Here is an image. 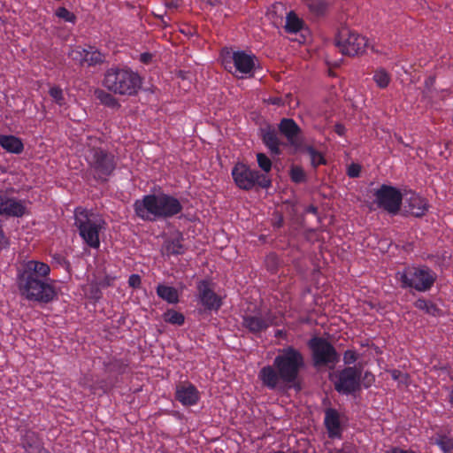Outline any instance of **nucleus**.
<instances>
[{
    "mask_svg": "<svg viewBox=\"0 0 453 453\" xmlns=\"http://www.w3.org/2000/svg\"><path fill=\"white\" fill-rule=\"evenodd\" d=\"M265 265L270 272L275 273L279 266V258L277 255L274 253L267 255L265 257Z\"/></svg>",
    "mask_w": 453,
    "mask_h": 453,
    "instance_id": "nucleus-41",
    "label": "nucleus"
},
{
    "mask_svg": "<svg viewBox=\"0 0 453 453\" xmlns=\"http://www.w3.org/2000/svg\"><path fill=\"white\" fill-rule=\"evenodd\" d=\"M261 139L272 155L280 156L281 154L280 145L283 143L280 141L275 128L271 126L262 128Z\"/></svg>",
    "mask_w": 453,
    "mask_h": 453,
    "instance_id": "nucleus-20",
    "label": "nucleus"
},
{
    "mask_svg": "<svg viewBox=\"0 0 453 453\" xmlns=\"http://www.w3.org/2000/svg\"><path fill=\"white\" fill-rule=\"evenodd\" d=\"M304 365L302 352L293 346H288L279 349L272 365L260 369L258 379L270 390L291 388L295 386Z\"/></svg>",
    "mask_w": 453,
    "mask_h": 453,
    "instance_id": "nucleus-2",
    "label": "nucleus"
},
{
    "mask_svg": "<svg viewBox=\"0 0 453 453\" xmlns=\"http://www.w3.org/2000/svg\"><path fill=\"white\" fill-rule=\"evenodd\" d=\"M375 382V376L369 371L361 373V387L369 388Z\"/></svg>",
    "mask_w": 453,
    "mask_h": 453,
    "instance_id": "nucleus-44",
    "label": "nucleus"
},
{
    "mask_svg": "<svg viewBox=\"0 0 453 453\" xmlns=\"http://www.w3.org/2000/svg\"><path fill=\"white\" fill-rule=\"evenodd\" d=\"M388 453H416V452L411 449H403L399 447H395Z\"/></svg>",
    "mask_w": 453,
    "mask_h": 453,
    "instance_id": "nucleus-55",
    "label": "nucleus"
},
{
    "mask_svg": "<svg viewBox=\"0 0 453 453\" xmlns=\"http://www.w3.org/2000/svg\"><path fill=\"white\" fill-rule=\"evenodd\" d=\"M9 245L8 238L5 236L2 226L0 225V251L6 249Z\"/></svg>",
    "mask_w": 453,
    "mask_h": 453,
    "instance_id": "nucleus-49",
    "label": "nucleus"
},
{
    "mask_svg": "<svg viewBox=\"0 0 453 453\" xmlns=\"http://www.w3.org/2000/svg\"><path fill=\"white\" fill-rule=\"evenodd\" d=\"M307 346L311 350L314 367L334 368L340 361L339 353L326 338L313 336L308 341Z\"/></svg>",
    "mask_w": 453,
    "mask_h": 453,
    "instance_id": "nucleus-8",
    "label": "nucleus"
},
{
    "mask_svg": "<svg viewBox=\"0 0 453 453\" xmlns=\"http://www.w3.org/2000/svg\"><path fill=\"white\" fill-rule=\"evenodd\" d=\"M183 241L184 237L180 232H178L176 236L166 239L162 247L163 254L168 257L183 255L187 250Z\"/></svg>",
    "mask_w": 453,
    "mask_h": 453,
    "instance_id": "nucleus-22",
    "label": "nucleus"
},
{
    "mask_svg": "<svg viewBox=\"0 0 453 453\" xmlns=\"http://www.w3.org/2000/svg\"><path fill=\"white\" fill-rule=\"evenodd\" d=\"M133 208L135 216L147 222L172 219L183 210L177 197L165 193L145 195L134 201Z\"/></svg>",
    "mask_w": 453,
    "mask_h": 453,
    "instance_id": "nucleus-3",
    "label": "nucleus"
},
{
    "mask_svg": "<svg viewBox=\"0 0 453 453\" xmlns=\"http://www.w3.org/2000/svg\"><path fill=\"white\" fill-rule=\"evenodd\" d=\"M334 390L344 395H353L361 389V366H345L330 376Z\"/></svg>",
    "mask_w": 453,
    "mask_h": 453,
    "instance_id": "nucleus-10",
    "label": "nucleus"
},
{
    "mask_svg": "<svg viewBox=\"0 0 453 453\" xmlns=\"http://www.w3.org/2000/svg\"><path fill=\"white\" fill-rule=\"evenodd\" d=\"M115 280V277H111L110 275H106L100 282V285L104 288L110 287L113 280Z\"/></svg>",
    "mask_w": 453,
    "mask_h": 453,
    "instance_id": "nucleus-51",
    "label": "nucleus"
},
{
    "mask_svg": "<svg viewBox=\"0 0 453 453\" xmlns=\"http://www.w3.org/2000/svg\"><path fill=\"white\" fill-rule=\"evenodd\" d=\"M226 69L231 72L234 67V74L239 78L252 77L255 70L258 67V60L253 53H247L244 50L232 52L231 60L226 58L223 59Z\"/></svg>",
    "mask_w": 453,
    "mask_h": 453,
    "instance_id": "nucleus-12",
    "label": "nucleus"
},
{
    "mask_svg": "<svg viewBox=\"0 0 453 453\" xmlns=\"http://www.w3.org/2000/svg\"><path fill=\"white\" fill-rule=\"evenodd\" d=\"M157 295L162 300L171 304H176L180 302V295L174 287L158 284L156 288Z\"/></svg>",
    "mask_w": 453,
    "mask_h": 453,
    "instance_id": "nucleus-25",
    "label": "nucleus"
},
{
    "mask_svg": "<svg viewBox=\"0 0 453 453\" xmlns=\"http://www.w3.org/2000/svg\"><path fill=\"white\" fill-rule=\"evenodd\" d=\"M278 130L291 145L296 146L298 137L301 134L302 130L293 119H281L278 124Z\"/></svg>",
    "mask_w": 453,
    "mask_h": 453,
    "instance_id": "nucleus-18",
    "label": "nucleus"
},
{
    "mask_svg": "<svg viewBox=\"0 0 453 453\" xmlns=\"http://www.w3.org/2000/svg\"><path fill=\"white\" fill-rule=\"evenodd\" d=\"M21 445L27 453H50L38 434L29 429L21 435Z\"/></svg>",
    "mask_w": 453,
    "mask_h": 453,
    "instance_id": "nucleus-19",
    "label": "nucleus"
},
{
    "mask_svg": "<svg viewBox=\"0 0 453 453\" xmlns=\"http://www.w3.org/2000/svg\"><path fill=\"white\" fill-rule=\"evenodd\" d=\"M49 94L56 104H58L60 106L65 104V97L63 95V90L60 87L55 86L50 88Z\"/></svg>",
    "mask_w": 453,
    "mask_h": 453,
    "instance_id": "nucleus-40",
    "label": "nucleus"
},
{
    "mask_svg": "<svg viewBox=\"0 0 453 453\" xmlns=\"http://www.w3.org/2000/svg\"><path fill=\"white\" fill-rule=\"evenodd\" d=\"M74 225L87 245L93 249L99 248V233L105 225V221L99 215L81 207L76 208Z\"/></svg>",
    "mask_w": 453,
    "mask_h": 453,
    "instance_id": "nucleus-7",
    "label": "nucleus"
},
{
    "mask_svg": "<svg viewBox=\"0 0 453 453\" xmlns=\"http://www.w3.org/2000/svg\"><path fill=\"white\" fill-rule=\"evenodd\" d=\"M103 85L113 94L132 96L141 89L142 79L129 67L112 66L104 73Z\"/></svg>",
    "mask_w": 453,
    "mask_h": 453,
    "instance_id": "nucleus-5",
    "label": "nucleus"
},
{
    "mask_svg": "<svg viewBox=\"0 0 453 453\" xmlns=\"http://www.w3.org/2000/svg\"><path fill=\"white\" fill-rule=\"evenodd\" d=\"M306 212L316 215L318 213V208L314 205H310L306 208Z\"/></svg>",
    "mask_w": 453,
    "mask_h": 453,
    "instance_id": "nucleus-57",
    "label": "nucleus"
},
{
    "mask_svg": "<svg viewBox=\"0 0 453 453\" xmlns=\"http://www.w3.org/2000/svg\"><path fill=\"white\" fill-rule=\"evenodd\" d=\"M231 174L235 185L240 189L246 191L251 190L256 185L263 188H268L272 184L271 180L266 175L241 162L235 164Z\"/></svg>",
    "mask_w": 453,
    "mask_h": 453,
    "instance_id": "nucleus-9",
    "label": "nucleus"
},
{
    "mask_svg": "<svg viewBox=\"0 0 453 453\" xmlns=\"http://www.w3.org/2000/svg\"><path fill=\"white\" fill-rule=\"evenodd\" d=\"M55 14L58 18L65 20V22L74 24L76 21V16L65 7H58L56 10Z\"/></svg>",
    "mask_w": 453,
    "mask_h": 453,
    "instance_id": "nucleus-39",
    "label": "nucleus"
},
{
    "mask_svg": "<svg viewBox=\"0 0 453 453\" xmlns=\"http://www.w3.org/2000/svg\"><path fill=\"white\" fill-rule=\"evenodd\" d=\"M307 6L309 11L316 17L326 15L328 10V3L326 0H310Z\"/></svg>",
    "mask_w": 453,
    "mask_h": 453,
    "instance_id": "nucleus-30",
    "label": "nucleus"
},
{
    "mask_svg": "<svg viewBox=\"0 0 453 453\" xmlns=\"http://www.w3.org/2000/svg\"><path fill=\"white\" fill-rule=\"evenodd\" d=\"M152 59V55L149 52L142 53L140 56V61L143 64H149Z\"/></svg>",
    "mask_w": 453,
    "mask_h": 453,
    "instance_id": "nucleus-52",
    "label": "nucleus"
},
{
    "mask_svg": "<svg viewBox=\"0 0 453 453\" xmlns=\"http://www.w3.org/2000/svg\"><path fill=\"white\" fill-rule=\"evenodd\" d=\"M196 288L199 301L206 311H218L220 309L222 306L221 297L215 293L210 280H200Z\"/></svg>",
    "mask_w": 453,
    "mask_h": 453,
    "instance_id": "nucleus-14",
    "label": "nucleus"
},
{
    "mask_svg": "<svg viewBox=\"0 0 453 453\" xmlns=\"http://www.w3.org/2000/svg\"><path fill=\"white\" fill-rule=\"evenodd\" d=\"M391 378L397 381L399 384L406 385L408 383L409 376L408 374L402 372L399 370L393 369L390 372Z\"/></svg>",
    "mask_w": 453,
    "mask_h": 453,
    "instance_id": "nucleus-43",
    "label": "nucleus"
},
{
    "mask_svg": "<svg viewBox=\"0 0 453 453\" xmlns=\"http://www.w3.org/2000/svg\"><path fill=\"white\" fill-rule=\"evenodd\" d=\"M86 56V49H82L81 47L73 49L68 53V57L75 63H78L80 65H85Z\"/></svg>",
    "mask_w": 453,
    "mask_h": 453,
    "instance_id": "nucleus-36",
    "label": "nucleus"
},
{
    "mask_svg": "<svg viewBox=\"0 0 453 453\" xmlns=\"http://www.w3.org/2000/svg\"><path fill=\"white\" fill-rule=\"evenodd\" d=\"M53 258L61 265H65L66 267L69 266V262L64 257L60 255H55Z\"/></svg>",
    "mask_w": 453,
    "mask_h": 453,
    "instance_id": "nucleus-53",
    "label": "nucleus"
},
{
    "mask_svg": "<svg viewBox=\"0 0 453 453\" xmlns=\"http://www.w3.org/2000/svg\"><path fill=\"white\" fill-rule=\"evenodd\" d=\"M127 363L123 359H112L109 362L104 363V367L108 372H116L118 374H123L127 367Z\"/></svg>",
    "mask_w": 453,
    "mask_h": 453,
    "instance_id": "nucleus-31",
    "label": "nucleus"
},
{
    "mask_svg": "<svg viewBox=\"0 0 453 453\" xmlns=\"http://www.w3.org/2000/svg\"><path fill=\"white\" fill-rule=\"evenodd\" d=\"M303 20L301 19L293 11L287 14L284 27L288 33L296 34L303 29Z\"/></svg>",
    "mask_w": 453,
    "mask_h": 453,
    "instance_id": "nucleus-28",
    "label": "nucleus"
},
{
    "mask_svg": "<svg viewBox=\"0 0 453 453\" xmlns=\"http://www.w3.org/2000/svg\"><path fill=\"white\" fill-rule=\"evenodd\" d=\"M271 104L274 105H283L284 102L280 97H273L270 99Z\"/></svg>",
    "mask_w": 453,
    "mask_h": 453,
    "instance_id": "nucleus-56",
    "label": "nucleus"
},
{
    "mask_svg": "<svg viewBox=\"0 0 453 453\" xmlns=\"http://www.w3.org/2000/svg\"><path fill=\"white\" fill-rule=\"evenodd\" d=\"M97 98L108 107L114 108L119 105L118 100L111 94L103 90L97 92Z\"/></svg>",
    "mask_w": 453,
    "mask_h": 453,
    "instance_id": "nucleus-37",
    "label": "nucleus"
},
{
    "mask_svg": "<svg viewBox=\"0 0 453 453\" xmlns=\"http://www.w3.org/2000/svg\"><path fill=\"white\" fill-rule=\"evenodd\" d=\"M434 443L443 453H450L453 451V439L445 434H437L434 439Z\"/></svg>",
    "mask_w": 453,
    "mask_h": 453,
    "instance_id": "nucleus-34",
    "label": "nucleus"
},
{
    "mask_svg": "<svg viewBox=\"0 0 453 453\" xmlns=\"http://www.w3.org/2000/svg\"><path fill=\"white\" fill-rule=\"evenodd\" d=\"M257 161L259 168L265 172L269 173L272 170V160L265 153L259 152L257 154Z\"/></svg>",
    "mask_w": 453,
    "mask_h": 453,
    "instance_id": "nucleus-38",
    "label": "nucleus"
},
{
    "mask_svg": "<svg viewBox=\"0 0 453 453\" xmlns=\"http://www.w3.org/2000/svg\"><path fill=\"white\" fill-rule=\"evenodd\" d=\"M142 285V278L139 274H131L128 278V286L133 288H140Z\"/></svg>",
    "mask_w": 453,
    "mask_h": 453,
    "instance_id": "nucleus-47",
    "label": "nucleus"
},
{
    "mask_svg": "<svg viewBox=\"0 0 453 453\" xmlns=\"http://www.w3.org/2000/svg\"><path fill=\"white\" fill-rule=\"evenodd\" d=\"M395 279L403 289L413 288L418 292L429 291L437 279L435 272L427 265H409L398 271Z\"/></svg>",
    "mask_w": 453,
    "mask_h": 453,
    "instance_id": "nucleus-6",
    "label": "nucleus"
},
{
    "mask_svg": "<svg viewBox=\"0 0 453 453\" xmlns=\"http://www.w3.org/2000/svg\"><path fill=\"white\" fill-rule=\"evenodd\" d=\"M163 319L169 324L182 326L185 322V317L182 313L173 309H168L163 314Z\"/></svg>",
    "mask_w": 453,
    "mask_h": 453,
    "instance_id": "nucleus-32",
    "label": "nucleus"
},
{
    "mask_svg": "<svg viewBox=\"0 0 453 453\" xmlns=\"http://www.w3.org/2000/svg\"><path fill=\"white\" fill-rule=\"evenodd\" d=\"M358 359V354L353 350V349H347L343 353V363L347 366H352L351 365L354 364Z\"/></svg>",
    "mask_w": 453,
    "mask_h": 453,
    "instance_id": "nucleus-42",
    "label": "nucleus"
},
{
    "mask_svg": "<svg viewBox=\"0 0 453 453\" xmlns=\"http://www.w3.org/2000/svg\"><path fill=\"white\" fill-rule=\"evenodd\" d=\"M27 211L25 202L7 194L0 193V215L5 217L21 218Z\"/></svg>",
    "mask_w": 453,
    "mask_h": 453,
    "instance_id": "nucleus-15",
    "label": "nucleus"
},
{
    "mask_svg": "<svg viewBox=\"0 0 453 453\" xmlns=\"http://www.w3.org/2000/svg\"><path fill=\"white\" fill-rule=\"evenodd\" d=\"M414 306L418 310L423 311L426 314L433 317H440L442 315V311L434 302L423 297L417 299L414 303Z\"/></svg>",
    "mask_w": 453,
    "mask_h": 453,
    "instance_id": "nucleus-26",
    "label": "nucleus"
},
{
    "mask_svg": "<svg viewBox=\"0 0 453 453\" xmlns=\"http://www.w3.org/2000/svg\"><path fill=\"white\" fill-rule=\"evenodd\" d=\"M289 176L294 183L300 184L306 181V173L301 166L293 165L290 168Z\"/></svg>",
    "mask_w": 453,
    "mask_h": 453,
    "instance_id": "nucleus-35",
    "label": "nucleus"
},
{
    "mask_svg": "<svg viewBox=\"0 0 453 453\" xmlns=\"http://www.w3.org/2000/svg\"><path fill=\"white\" fill-rule=\"evenodd\" d=\"M335 45L342 55L355 57L365 51L368 41L349 27H342L337 33Z\"/></svg>",
    "mask_w": 453,
    "mask_h": 453,
    "instance_id": "nucleus-11",
    "label": "nucleus"
},
{
    "mask_svg": "<svg viewBox=\"0 0 453 453\" xmlns=\"http://www.w3.org/2000/svg\"><path fill=\"white\" fill-rule=\"evenodd\" d=\"M345 127L342 124H336L334 126V132L340 136H342L345 134Z\"/></svg>",
    "mask_w": 453,
    "mask_h": 453,
    "instance_id": "nucleus-54",
    "label": "nucleus"
},
{
    "mask_svg": "<svg viewBox=\"0 0 453 453\" xmlns=\"http://www.w3.org/2000/svg\"><path fill=\"white\" fill-rule=\"evenodd\" d=\"M410 212L415 217H422L428 211V204L423 197L412 194L408 199Z\"/></svg>",
    "mask_w": 453,
    "mask_h": 453,
    "instance_id": "nucleus-24",
    "label": "nucleus"
},
{
    "mask_svg": "<svg viewBox=\"0 0 453 453\" xmlns=\"http://www.w3.org/2000/svg\"><path fill=\"white\" fill-rule=\"evenodd\" d=\"M327 453H356V451L352 446L344 444L342 448L329 449Z\"/></svg>",
    "mask_w": 453,
    "mask_h": 453,
    "instance_id": "nucleus-48",
    "label": "nucleus"
},
{
    "mask_svg": "<svg viewBox=\"0 0 453 453\" xmlns=\"http://www.w3.org/2000/svg\"><path fill=\"white\" fill-rule=\"evenodd\" d=\"M99 138L88 136L85 153L86 162L96 180L105 182L114 173L118 158L111 151L103 149Z\"/></svg>",
    "mask_w": 453,
    "mask_h": 453,
    "instance_id": "nucleus-4",
    "label": "nucleus"
},
{
    "mask_svg": "<svg viewBox=\"0 0 453 453\" xmlns=\"http://www.w3.org/2000/svg\"><path fill=\"white\" fill-rule=\"evenodd\" d=\"M372 80L380 88H386L390 83L391 77L385 69L380 68L374 72Z\"/></svg>",
    "mask_w": 453,
    "mask_h": 453,
    "instance_id": "nucleus-33",
    "label": "nucleus"
},
{
    "mask_svg": "<svg viewBox=\"0 0 453 453\" xmlns=\"http://www.w3.org/2000/svg\"><path fill=\"white\" fill-rule=\"evenodd\" d=\"M97 388H100L104 393L108 391V387L104 380L100 381L98 386H89V389L92 394H96Z\"/></svg>",
    "mask_w": 453,
    "mask_h": 453,
    "instance_id": "nucleus-50",
    "label": "nucleus"
},
{
    "mask_svg": "<svg viewBox=\"0 0 453 453\" xmlns=\"http://www.w3.org/2000/svg\"><path fill=\"white\" fill-rule=\"evenodd\" d=\"M303 151L309 156L311 165L314 169L319 165H326V159L324 155L317 150L313 146L306 145L303 147Z\"/></svg>",
    "mask_w": 453,
    "mask_h": 453,
    "instance_id": "nucleus-29",
    "label": "nucleus"
},
{
    "mask_svg": "<svg viewBox=\"0 0 453 453\" xmlns=\"http://www.w3.org/2000/svg\"><path fill=\"white\" fill-rule=\"evenodd\" d=\"M242 325L249 333L258 335L266 331L273 325V321L269 315L248 314L242 317Z\"/></svg>",
    "mask_w": 453,
    "mask_h": 453,
    "instance_id": "nucleus-17",
    "label": "nucleus"
},
{
    "mask_svg": "<svg viewBox=\"0 0 453 453\" xmlns=\"http://www.w3.org/2000/svg\"><path fill=\"white\" fill-rule=\"evenodd\" d=\"M361 173V166L358 164L352 163L349 165L347 170V174L350 178H357L359 177Z\"/></svg>",
    "mask_w": 453,
    "mask_h": 453,
    "instance_id": "nucleus-46",
    "label": "nucleus"
},
{
    "mask_svg": "<svg viewBox=\"0 0 453 453\" xmlns=\"http://www.w3.org/2000/svg\"><path fill=\"white\" fill-rule=\"evenodd\" d=\"M324 424L330 438H341L340 415L335 409L329 408L325 411Z\"/></svg>",
    "mask_w": 453,
    "mask_h": 453,
    "instance_id": "nucleus-21",
    "label": "nucleus"
},
{
    "mask_svg": "<svg viewBox=\"0 0 453 453\" xmlns=\"http://www.w3.org/2000/svg\"><path fill=\"white\" fill-rule=\"evenodd\" d=\"M374 203L380 209L395 215L399 212L403 202L401 191L390 185L382 184L373 193Z\"/></svg>",
    "mask_w": 453,
    "mask_h": 453,
    "instance_id": "nucleus-13",
    "label": "nucleus"
},
{
    "mask_svg": "<svg viewBox=\"0 0 453 453\" xmlns=\"http://www.w3.org/2000/svg\"><path fill=\"white\" fill-rule=\"evenodd\" d=\"M175 399L183 406H194L200 400V392L191 382H180L175 388Z\"/></svg>",
    "mask_w": 453,
    "mask_h": 453,
    "instance_id": "nucleus-16",
    "label": "nucleus"
},
{
    "mask_svg": "<svg viewBox=\"0 0 453 453\" xmlns=\"http://www.w3.org/2000/svg\"><path fill=\"white\" fill-rule=\"evenodd\" d=\"M103 296V293L97 285H91L88 292V297L94 301H99Z\"/></svg>",
    "mask_w": 453,
    "mask_h": 453,
    "instance_id": "nucleus-45",
    "label": "nucleus"
},
{
    "mask_svg": "<svg viewBox=\"0 0 453 453\" xmlns=\"http://www.w3.org/2000/svg\"><path fill=\"white\" fill-rule=\"evenodd\" d=\"M86 55L85 64H87L88 66H96L105 61V55L91 45L86 48Z\"/></svg>",
    "mask_w": 453,
    "mask_h": 453,
    "instance_id": "nucleus-27",
    "label": "nucleus"
},
{
    "mask_svg": "<svg viewBox=\"0 0 453 453\" xmlns=\"http://www.w3.org/2000/svg\"><path fill=\"white\" fill-rule=\"evenodd\" d=\"M0 146L7 152L13 154H20L24 150L21 139L12 134H0Z\"/></svg>",
    "mask_w": 453,
    "mask_h": 453,
    "instance_id": "nucleus-23",
    "label": "nucleus"
},
{
    "mask_svg": "<svg viewBox=\"0 0 453 453\" xmlns=\"http://www.w3.org/2000/svg\"><path fill=\"white\" fill-rule=\"evenodd\" d=\"M57 280L50 278V266L39 260H27L17 269L16 284L28 301L49 303L58 296Z\"/></svg>",
    "mask_w": 453,
    "mask_h": 453,
    "instance_id": "nucleus-1",
    "label": "nucleus"
}]
</instances>
